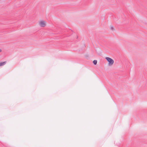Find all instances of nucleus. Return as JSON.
Segmentation results:
<instances>
[{
	"instance_id": "f257e3e1",
	"label": "nucleus",
	"mask_w": 147,
	"mask_h": 147,
	"mask_svg": "<svg viewBox=\"0 0 147 147\" xmlns=\"http://www.w3.org/2000/svg\"><path fill=\"white\" fill-rule=\"evenodd\" d=\"M105 59L108 62V65H109L111 66L114 63V60L111 58L109 57H106Z\"/></svg>"
},
{
	"instance_id": "f03ea898",
	"label": "nucleus",
	"mask_w": 147,
	"mask_h": 147,
	"mask_svg": "<svg viewBox=\"0 0 147 147\" xmlns=\"http://www.w3.org/2000/svg\"><path fill=\"white\" fill-rule=\"evenodd\" d=\"M39 25L41 27H44L46 25V22L43 20L40 21L38 22Z\"/></svg>"
},
{
	"instance_id": "7ed1b4c3",
	"label": "nucleus",
	"mask_w": 147,
	"mask_h": 147,
	"mask_svg": "<svg viewBox=\"0 0 147 147\" xmlns=\"http://www.w3.org/2000/svg\"><path fill=\"white\" fill-rule=\"evenodd\" d=\"M6 63V62L5 61L3 62L0 63V67L3 66L5 65Z\"/></svg>"
},
{
	"instance_id": "20e7f679",
	"label": "nucleus",
	"mask_w": 147,
	"mask_h": 147,
	"mask_svg": "<svg viewBox=\"0 0 147 147\" xmlns=\"http://www.w3.org/2000/svg\"><path fill=\"white\" fill-rule=\"evenodd\" d=\"M93 63L94 65H96L97 63V61L96 60H94L93 61Z\"/></svg>"
},
{
	"instance_id": "39448f33",
	"label": "nucleus",
	"mask_w": 147,
	"mask_h": 147,
	"mask_svg": "<svg viewBox=\"0 0 147 147\" xmlns=\"http://www.w3.org/2000/svg\"><path fill=\"white\" fill-rule=\"evenodd\" d=\"M110 29L111 30H114V28L113 26H111L110 28Z\"/></svg>"
},
{
	"instance_id": "423d86ee",
	"label": "nucleus",
	"mask_w": 147,
	"mask_h": 147,
	"mask_svg": "<svg viewBox=\"0 0 147 147\" xmlns=\"http://www.w3.org/2000/svg\"><path fill=\"white\" fill-rule=\"evenodd\" d=\"M1 49H0V52H1Z\"/></svg>"
}]
</instances>
